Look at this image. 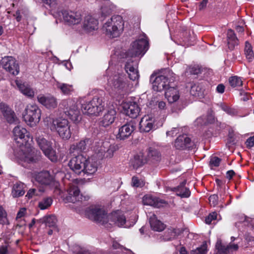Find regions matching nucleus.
I'll return each instance as SVG.
<instances>
[{"instance_id":"nucleus-30","label":"nucleus","mask_w":254,"mask_h":254,"mask_svg":"<svg viewBox=\"0 0 254 254\" xmlns=\"http://www.w3.org/2000/svg\"><path fill=\"white\" fill-rule=\"evenodd\" d=\"M130 161L131 166L135 169H138L147 163V159L144 158L143 153L141 152L134 155Z\"/></svg>"},{"instance_id":"nucleus-52","label":"nucleus","mask_w":254,"mask_h":254,"mask_svg":"<svg viewBox=\"0 0 254 254\" xmlns=\"http://www.w3.org/2000/svg\"><path fill=\"white\" fill-rule=\"evenodd\" d=\"M180 128L179 127H173L171 130L167 131L166 135L168 136L173 137L180 132Z\"/></svg>"},{"instance_id":"nucleus-58","label":"nucleus","mask_w":254,"mask_h":254,"mask_svg":"<svg viewBox=\"0 0 254 254\" xmlns=\"http://www.w3.org/2000/svg\"><path fill=\"white\" fill-rule=\"evenodd\" d=\"M36 190L35 189H30L28 191L27 193V194L26 195V197H28V198H30L32 197V196L34 195H37V194H36Z\"/></svg>"},{"instance_id":"nucleus-48","label":"nucleus","mask_w":254,"mask_h":254,"mask_svg":"<svg viewBox=\"0 0 254 254\" xmlns=\"http://www.w3.org/2000/svg\"><path fill=\"white\" fill-rule=\"evenodd\" d=\"M220 107L222 110L230 115L234 116L237 113V112L234 109L229 107L226 104L221 103Z\"/></svg>"},{"instance_id":"nucleus-9","label":"nucleus","mask_w":254,"mask_h":254,"mask_svg":"<svg viewBox=\"0 0 254 254\" xmlns=\"http://www.w3.org/2000/svg\"><path fill=\"white\" fill-rule=\"evenodd\" d=\"M86 215L90 219L102 225H105L109 222V215H107V213L104 209L98 207L89 208L86 211Z\"/></svg>"},{"instance_id":"nucleus-42","label":"nucleus","mask_w":254,"mask_h":254,"mask_svg":"<svg viewBox=\"0 0 254 254\" xmlns=\"http://www.w3.org/2000/svg\"><path fill=\"white\" fill-rule=\"evenodd\" d=\"M17 85L20 91L24 95L29 97H33L34 96V92L29 85L24 83L20 84L17 83Z\"/></svg>"},{"instance_id":"nucleus-41","label":"nucleus","mask_w":254,"mask_h":254,"mask_svg":"<svg viewBox=\"0 0 254 254\" xmlns=\"http://www.w3.org/2000/svg\"><path fill=\"white\" fill-rule=\"evenodd\" d=\"M56 86L64 95H69L73 91L72 85L68 84L57 82Z\"/></svg>"},{"instance_id":"nucleus-29","label":"nucleus","mask_w":254,"mask_h":254,"mask_svg":"<svg viewBox=\"0 0 254 254\" xmlns=\"http://www.w3.org/2000/svg\"><path fill=\"white\" fill-rule=\"evenodd\" d=\"M109 224L110 225L116 224L118 226H123L126 221L125 216L119 213L115 212L109 215Z\"/></svg>"},{"instance_id":"nucleus-27","label":"nucleus","mask_w":254,"mask_h":254,"mask_svg":"<svg viewBox=\"0 0 254 254\" xmlns=\"http://www.w3.org/2000/svg\"><path fill=\"white\" fill-rule=\"evenodd\" d=\"M172 85L168 87L165 93V97L170 103H173L178 101L180 98L178 90Z\"/></svg>"},{"instance_id":"nucleus-56","label":"nucleus","mask_w":254,"mask_h":254,"mask_svg":"<svg viewBox=\"0 0 254 254\" xmlns=\"http://www.w3.org/2000/svg\"><path fill=\"white\" fill-rule=\"evenodd\" d=\"M246 146L251 148L254 145V136L249 137L246 141Z\"/></svg>"},{"instance_id":"nucleus-49","label":"nucleus","mask_w":254,"mask_h":254,"mask_svg":"<svg viewBox=\"0 0 254 254\" xmlns=\"http://www.w3.org/2000/svg\"><path fill=\"white\" fill-rule=\"evenodd\" d=\"M190 74L197 75L201 72V69L198 65L190 66L187 69Z\"/></svg>"},{"instance_id":"nucleus-21","label":"nucleus","mask_w":254,"mask_h":254,"mask_svg":"<svg viewBox=\"0 0 254 254\" xmlns=\"http://www.w3.org/2000/svg\"><path fill=\"white\" fill-rule=\"evenodd\" d=\"M123 108L125 113L133 119L138 116L140 111L138 104L134 102H129L124 104Z\"/></svg>"},{"instance_id":"nucleus-40","label":"nucleus","mask_w":254,"mask_h":254,"mask_svg":"<svg viewBox=\"0 0 254 254\" xmlns=\"http://www.w3.org/2000/svg\"><path fill=\"white\" fill-rule=\"evenodd\" d=\"M179 234L180 231L179 229L171 228L165 232L164 235L161 237V239L165 241H171L174 239Z\"/></svg>"},{"instance_id":"nucleus-13","label":"nucleus","mask_w":254,"mask_h":254,"mask_svg":"<svg viewBox=\"0 0 254 254\" xmlns=\"http://www.w3.org/2000/svg\"><path fill=\"white\" fill-rule=\"evenodd\" d=\"M135 127L134 121L131 120L127 122L119 128L117 138L121 140L128 138L135 130Z\"/></svg>"},{"instance_id":"nucleus-44","label":"nucleus","mask_w":254,"mask_h":254,"mask_svg":"<svg viewBox=\"0 0 254 254\" xmlns=\"http://www.w3.org/2000/svg\"><path fill=\"white\" fill-rule=\"evenodd\" d=\"M245 54L249 62H252L254 59V54L252 50V45L248 41H246L245 43Z\"/></svg>"},{"instance_id":"nucleus-43","label":"nucleus","mask_w":254,"mask_h":254,"mask_svg":"<svg viewBox=\"0 0 254 254\" xmlns=\"http://www.w3.org/2000/svg\"><path fill=\"white\" fill-rule=\"evenodd\" d=\"M215 248L217 252L214 254H229L230 253V247L223 245L220 239L217 240Z\"/></svg>"},{"instance_id":"nucleus-63","label":"nucleus","mask_w":254,"mask_h":254,"mask_svg":"<svg viewBox=\"0 0 254 254\" xmlns=\"http://www.w3.org/2000/svg\"><path fill=\"white\" fill-rule=\"evenodd\" d=\"M208 2V0H203L199 4V9L201 10L205 8Z\"/></svg>"},{"instance_id":"nucleus-47","label":"nucleus","mask_w":254,"mask_h":254,"mask_svg":"<svg viewBox=\"0 0 254 254\" xmlns=\"http://www.w3.org/2000/svg\"><path fill=\"white\" fill-rule=\"evenodd\" d=\"M0 224L2 225L9 224V222L7 218V214L1 206H0Z\"/></svg>"},{"instance_id":"nucleus-24","label":"nucleus","mask_w":254,"mask_h":254,"mask_svg":"<svg viewBox=\"0 0 254 254\" xmlns=\"http://www.w3.org/2000/svg\"><path fill=\"white\" fill-rule=\"evenodd\" d=\"M98 21L90 15L85 17L83 23V29L87 32H90L98 29Z\"/></svg>"},{"instance_id":"nucleus-31","label":"nucleus","mask_w":254,"mask_h":254,"mask_svg":"<svg viewBox=\"0 0 254 254\" xmlns=\"http://www.w3.org/2000/svg\"><path fill=\"white\" fill-rule=\"evenodd\" d=\"M187 181L184 180L179 186L176 188H173L172 190L176 192L177 195L181 197H188L190 194V191L189 188L185 187Z\"/></svg>"},{"instance_id":"nucleus-3","label":"nucleus","mask_w":254,"mask_h":254,"mask_svg":"<svg viewBox=\"0 0 254 254\" xmlns=\"http://www.w3.org/2000/svg\"><path fill=\"white\" fill-rule=\"evenodd\" d=\"M124 23L120 15L113 16L103 25L106 34L111 38L119 37L124 29Z\"/></svg>"},{"instance_id":"nucleus-61","label":"nucleus","mask_w":254,"mask_h":254,"mask_svg":"<svg viewBox=\"0 0 254 254\" xmlns=\"http://www.w3.org/2000/svg\"><path fill=\"white\" fill-rule=\"evenodd\" d=\"M235 175V173L233 170H229L227 172L226 177L229 180H231Z\"/></svg>"},{"instance_id":"nucleus-53","label":"nucleus","mask_w":254,"mask_h":254,"mask_svg":"<svg viewBox=\"0 0 254 254\" xmlns=\"http://www.w3.org/2000/svg\"><path fill=\"white\" fill-rule=\"evenodd\" d=\"M218 197L216 194L211 195L209 196V200L211 205L215 206L218 203Z\"/></svg>"},{"instance_id":"nucleus-4","label":"nucleus","mask_w":254,"mask_h":254,"mask_svg":"<svg viewBox=\"0 0 254 254\" xmlns=\"http://www.w3.org/2000/svg\"><path fill=\"white\" fill-rule=\"evenodd\" d=\"M35 139L38 146L45 156L52 162L57 161V156L56 151L52 147V143L45 137L42 131L36 133Z\"/></svg>"},{"instance_id":"nucleus-25","label":"nucleus","mask_w":254,"mask_h":254,"mask_svg":"<svg viewBox=\"0 0 254 254\" xmlns=\"http://www.w3.org/2000/svg\"><path fill=\"white\" fill-rule=\"evenodd\" d=\"M154 120L149 116H145L142 118L139 123V128L141 132H148L153 129Z\"/></svg>"},{"instance_id":"nucleus-5","label":"nucleus","mask_w":254,"mask_h":254,"mask_svg":"<svg viewBox=\"0 0 254 254\" xmlns=\"http://www.w3.org/2000/svg\"><path fill=\"white\" fill-rule=\"evenodd\" d=\"M53 125L60 136L64 140H68L72 133H75L74 130L77 129L76 125H69L68 120L64 119H59L54 121Z\"/></svg>"},{"instance_id":"nucleus-23","label":"nucleus","mask_w":254,"mask_h":254,"mask_svg":"<svg viewBox=\"0 0 254 254\" xmlns=\"http://www.w3.org/2000/svg\"><path fill=\"white\" fill-rule=\"evenodd\" d=\"M35 180L42 185L48 186L53 182L54 178L50 175L49 171H45L39 172L37 174L35 177Z\"/></svg>"},{"instance_id":"nucleus-37","label":"nucleus","mask_w":254,"mask_h":254,"mask_svg":"<svg viewBox=\"0 0 254 254\" xmlns=\"http://www.w3.org/2000/svg\"><path fill=\"white\" fill-rule=\"evenodd\" d=\"M25 185L21 182H16L13 185L11 194L13 197H18L25 193Z\"/></svg>"},{"instance_id":"nucleus-32","label":"nucleus","mask_w":254,"mask_h":254,"mask_svg":"<svg viewBox=\"0 0 254 254\" xmlns=\"http://www.w3.org/2000/svg\"><path fill=\"white\" fill-rule=\"evenodd\" d=\"M161 155L159 151L157 149L149 148L147 154V162L151 163H156L161 160Z\"/></svg>"},{"instance_id":"nucleus-7","label":"nucleus","mask_w":254,"mask_h":254,"mask_svg":"<svg viewBox=\"0 0 254 254\" xmlns=\"http://www.w3.org/2000/svg\"><path fill=\"white\" fill-rule=\"evenodd\" d=\"M41 118V110L36 105H28L23 113L24 121L32 126L38 123Z\"/></svg>"},{"instance_id":"nucleus-11","label":"nucleus","mask_w":254,"mask_h":254,"mask_svg":"<svg viewBox=\"0 0 254 254\" xmlns=\"http://www.w3.org/2000/svg\"><path fill=\"white\" fill-rule=\"evenodd\" d=\"M1 64L2 67L10 74L15 75L19 72V67L18 63L15 59L12 57H5L2 59Z\"/></svg>"},{"instance_id":"nucleus-38","label":"nucleus","mask_w":254,"mask_h":254,"mask_svg":"<svg viewBox=\"0 0 254 254\" xmlns=\"http://www.w3.org/2000/svg\"><path fill=\"white\" fill-rule=\"evenodd\" d=\"M40 223H45L46 226L52 228H56L57 226V219L55 215L45 216L44 217L37 220Z\"/></svg>"},{"instance_id":"nucleus-6","label":"nucleus","mask_w":254,"mask_h":254,"mask_svg":"<svg viewBox=\"0 0 254 254\" xmlns=\"http://www.w3.org/2000/svg\"><path fill=\"white\" fill-rule=\"evenodd\" d=\"M104 107L102 98L95 96L92 100L82 104L81 109L84 114L97 116L103 110Z\"/></svg>"},{"instance_id":"nucleus-14","label":"nucleus","mask_w":254,"mask_h":254,"mask_svg":"<svg viewBox=\"0 0 254 254\" xmlns=\"http://www.w3.org/2000/svg\"><path fill=\"white\" fill-rule=\"evenodd\" d=\"M194 143L186 134L179 135L174 142L175 147L178 150L192 149Z\"/></svg>"},{"instance_id":"nucleus-45","label":"nucleus","mask_w":254,"mask_h":254,"mask_svg":"<svg viewBox=\"0 0 254 254\" xmlns=\"http://www.w3.org/2000/svg\"><path fill=\"white\" fill-rule=\"evenodd\" d=\"M52 202L53 199L51 197H45L39 202L38 206L41 209L44 210L50 207Z\"/></svg>"},{"instance_id":"nucleus-64","label":"nucleus","mask_w":254,"mask_h":254,"mask_svg":"<svg viewBox=\"0 0 254 254\" xmlns=\"http://www.w3.org/2000/svg\"><path fill=\"white\" fill-rule=\"evenodd\" d=\"M56 0H41L43 3L48 5V6H51V4L54 3Z\"/></svg>"},{"instance_id":"nucleus-12","label":"nucleus","mask_w":254,"mask_h":254,"mask_svg":"<svg viewBox=\"0 0 254 254\" xmlns=\"http://www.w3.org/2000/svg\"><path fill=\"white\" fill-rule=\"evenodd\" d=\"M138 64V60H133L131 58L128 59L125 64V70L128 74L129 78L133 81L139 77L137 70Z\"/></svg>"},{"instance_id":"nucleus-55","label":"nucleus","mask_w":254,"mask_h":254,"mask_svg":"<svg viewBox=\"0 0 254 254\" xmlns=\"http://www.w3.org/2000/svg\"><path fill=\"white\" fill-rule=\"evenodd\" d=\"M220 162L221 159L217 157H214L211 159L210 163L215 167H218L219 166Z\"/></svg>"},{"instance_id":"nucleus-20","label":"nucleus","mask_w":254,"mask_h":254,"mask_svg":"<svg viewBox=\"0 0 254 254\" xmlns=\"http://www.w3.org/2000/svg\"><path fill=\"white\" fill-rule=\"evenodd\" d=\"M38 102L49 109H55L57 107L58 101L57 99L51 95L44 96L39 95L37 97Z\"/></svg>"},{"instance_id":"nucleus-8","label":"nucleus","mask_w":254,"mask_h":254,"mask_svg":"<svg viewBox=\"0 0 254 254\" xmlns=\"http://www.w3.org/2000/svg\"><path fill=\"white\" fill-rule=\"evenodd\" d=\"M148 42L147 40L141 38L133 42L130 48L126 52L127 58H133L140 55L143 56L147 51Z\"/></svg>"},{"instance_id":"nucleus-46","label":"nucleus","mask_w":254,"mask_h":254,"mask_svg":"<svg viewBox=\"0 0 254 254\" xmlns=\"http://www.w3.org/2000/svg\"><path fill=\"white\" fill-rule=\"evenodd\" d=\"M229 83L233 87L241 86L243 84L241 79L236 76H232L229 79Z\"/></svg>"},{"instance_id":"nucleus-19","label":"nucleus","mask_w":254,"mask_h":254,"mask_svg":"<svg viewBox=\"0 0 254 254\" xmlns=\"http://www.w3.org/2000/svg\"><path fill=\"white\" fill-rule=\"evenodd\" d=\"M70 106L69 108L66 107L64 111V113L67 116L69 119L74 122H79L81 119V115L79 110L76 105L70 101Z\"/></svg>"},{"instance_id":"nucleus-35","label":"nucleus","mask_w":254,"mask_h":254,"mask_svg":"<svg viewBox=\"0 0 254 254\" xmlns=\"http://www.w3.org/2000/svg\"><path fill=\"white\" fill-rule=\"evenodd\" d=\"M119 147L118 144H111L106 150L101 147L99 151V154H101L102 158H111L113 156L114 153L119 149Z\"/></svg>"},{"instance_id":"nucleus-54","label":"nucleus","mask_w":254,"mask_h":254,"mask_svg":"<svg viewBox=\"0 0 254 254\" xmlns=\"http://www.w3.org/2000/svg\"><path fill=\"white\" fill-rule=\"evenodd\" d=\"M132 185L135 187H141L143 186L136 177L133 176L132 178Z\"/></svg>"},{"instance_id":"nucleus-59","label":"nucleus","mask_w":254,"mask_h":254,"mask_svg":"<svg viewBox=\"0 0 254 254\" xmlns=\"http://www.w3.org/2000/svg\"><path fill=\"white\" fill-rule=\"evenodd\" d=\"M112 247H113V248L114 249H121V250H123V249L126 250V249L125 248H124L123 246L120 245L119 243H118L116 241L113 242Z\"/></svg>"},{"instance_id":"nucleus-39","label":"nucleus","mask_w":254,"mask_h":254,"mask_svg":"<svg viewBox=\"0 0 254 254\" xmlns=\"http://www.w3.org/2000/svg\"><path fill=\"white\" fill-rule=\"evenodd\" d=\"M190 93L193 96L201 98L204 96V89L198 83H191Z\"/></svg>"},{"instance_id":"nucleus-10","label":"nucleus","mask_w":254,"mask_h":254,"mask_svg":"<svg viewBox=\"0 0 254 254\" xmlns=\"http://www.w3.org/2000/svg\"><path fill=\"white\" fill-rule=\"evenodd\" d=\"M13 133L14 139L22 145H30L29 141H32V137L30 136V133L25 128L20 126L15 127L13 129Z\"/></svg>"},{"instance_id":"nucleus-33","label":"nucleus","mask_w":254,"mask_h":254,"mask_svg":"<svg viewBox=\"0 0 254 254\" xmlns=\"http://www.w3.org/2000/svg\"><path fill=\"white\" fill-rule=\"evenodd\" d=\"M149 223L152 230L158 232L162 231L165 229V225L158 220L156 215L153 214L149 218Z\"/></svg>"},{"instance_id":"nucleus-18","label":"nucleus","mask_w":254,"mask_h":254,"mask_svg":"<svg viewBox=\"0 0 254 254\" xmlns=\"http://www.w3.org/2000/svg\"><path fill=\"white\" fill-rule=\"evenodd\" d=\"M67 192L68 195L65 199L68 202L75 203L77 201H82V195L80 194V190L77 186H70Z\"/></svg>"},{"instance_id":"nucleus-17","label":"nucleus","mask_w":254,"mask_h":254,"mask_svg":"<svg viewBox=\"0 0 254 254\" xmlns=\"http://www.w3.org/2000/svg\"><path fill=\"white\" fill-rule=\"evenodd\" d=\"M108 85L112 89L117 93H120L125 86L126 83L123 77L116 74L108 79Z\"/></svg>"},{"instance_id":"nucleus-50","label":"nucleus","mask_w":254,"mask_h":254,"mask_svg":"<svg viewBox=\"0 0 254 254\" xmlns=\"http://www.w3.org/2000/svg\"><path fill=\"white\" fill-rule=\"evenodd\" d=\"M206 245H202L200 247L197 248L194 250L191 251V254H206Z\"/></svg>"},{"instance_id":"nucleus-36","label":"nucleus","mask_w":254,"mask_h":254,"mask_svg":"<svg viewBox=\"0 0 254 254\" xmlns=\"http://www.w3.org/2000/svg\"><path fill=\"white\" fill-rule=\"evenodd\" d=\"M41 159V153L37 150H31V152L28 154L24 155L22 159L25 162L29 163L36 162Z\"/></svg>"},{"instance_id":"nucleus-57","label":"nucleus","mask_w":254,"mask_h":254,"mask_svg":"<svg viewBox=\"0 0 254 254\" xmlns=\"http://www.w3.org/2000/svg\"><path fill=\"white\" fill-rule=\"evenodd\" d=\"M26 209L25 208H21L18 212L16 216V220H18L19 219L22 218L25 214Z\"/></svg>"},{"instance_id":"nucleus-2","label":"nucleus","mask_w":254,"mask_h":254,"mask_svg":"<svg viewBox=\"0 0 254 254\" xmlns=\"http://www.w3.org/2000/svg\"><path fill=\"white\" fill-rule=\"evenodd\" d=\"M152 81V89L157 92L166 90L175 81V74L169 68L161 69L156 77L151 75L150 81Z\"/></svg>"},{"instance_id":"nucleus-62","label":"nucleus","mask_w":254,"mask_h":254,"mask_svg":"<svg viewBox=\"0 0 254 254\" xmlns=\"http://www.w3.org/2000/svg\"><path fill=\"white\" fill-rule=\"evenodd\" d=\"M7 249L5 246H1L0 247V254H7Z\"/></svg>"},{"instance_id":"nucleus-34","label":"nucleus","mask_w":254,"mask_h":254,"mask_svg":"<svg viewBox=\"0 0 254 254\" xmlns=\"http://www.w3.org/2000/svg\"><path fill=\"white\" fill-rule=\"evenodd\" d=\"M227 41L228 48L231 50H233L235 47L239 44V40L234 31L231 29L227 31Z\"/></svg>"},{"instance_id":"nucleus-26","label":"nucleus","mask_w":254,"mask_h":254,"mask_svg":"<svg viewBox=\"0 0 254 254\" xmlns=\"http://www.w3.org/2000/svg\"><path fill=\"white\" fill-rule=\"evenodd\" d=\"M143 203L144 205L153 206L155 207L160 208L167 204V202L163 199L154 197L151 195H145L143 197Z\"/></svg>"},{"instance_id":"nucleus-28","label":"nucleus","mask_w":254,"mask_h":254,"mask_svg":"<svg viewBox=\"0 0 254 254\" xmlns=\"http://www.w3.org/2000/svg\"><path fill=\"white\" fill-rule=\"evenodd\" d=\"M116 111L114 109L108 110L104 115L100 125L107 127L113 124L116 118Z\"/></svg>"},{"instance_id":"nucleus-60","label":"nucleus","mask_w":254,"mask_h":254,"mask_svg":"<svg viewBox=\"0 0 254 254\" xmlns=\"http://www.w3.org/2000/svg\"><path fill=\"white\" fill-rule=\"evenodd\" d=\"M216 90L219 93H223L225 90V86L222 84H219L216 88Z\"/></svg>"},{"instance_id":"nucleus-22","label":"nucleus","mask_w":254,"mask_h":254,"mask_svg":"<svg viewBox=\"0 0 254 254\" xmlns=\"http://www.w3.org/2000/svg\"><path fill=\"white\" fill-rule=\"evenodd\" d=\"M90 142V139L85 138L72 144L69 149L70 153H73L74 155H75L76 154H78L79 153L84 151Z\"/></svg>"},{"instance_id":"nucleus-1","label":"nucleus","mask_w":254,"mask_h":254,"mask_svg":"<svg viewBox=\"0 0 254 254\" xmlns=\"http://www.w3.org/2000/svg\"><path fill=\"white\" fill-rule=\"evenodd\" d=\"M70 169L75 173L80 175H91L95 173L97 167L95 162H90L88 158H86L80 154L72 157L68 163Z\"/></svg>"},{"instance_id":"nucleus-16","label":"nucleus","mask_w":254,"mask_h":254,"mask_svg":"<svg viewBox=\"0 0 254 254\" xmlns=\"http://www.w3.org/2000/svg\"><path fill=\"white\" fill-rule=\"evenodd\" d=\"M0 111L8 123L13 124L17 122L18 119L14 111L5 103H0Z\"/></svg>"},{"instance_id":"nucleus-51","label":"nucleus","mask_w":254,"mask_h":254,"mask_svg":"<svg viewBox=\"0 0 254 254\" xmlns=\"http://www.w3.org/2000/svg\"><path fill=\"white\" fill-rule=\"evenodd\" d=\"M217 213L215 212L210 213L205 218V223L208 224H210L213 220H215L217 218Z\"/></svg>"},{"instance_id":"nucleus-15","label":"nucleus","mask_w":254,"mask_h":254,"mask_svg":"<svg viewBox=\"0 0 254 254\" xmlns=\"http://www.w3.org/2000/svg\"><path fill=\"white\" fill-rule=\"evenodd\" d=\"M62 13L64 22L68 25L77 24L81 21V15L79 12L65 10Z\"/></svg>"}]
</instances>
